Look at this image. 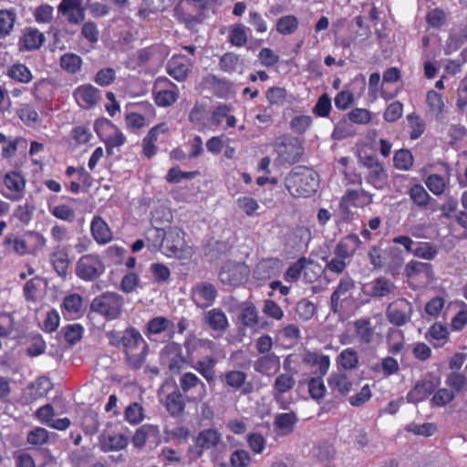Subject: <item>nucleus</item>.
<instances>
[{
    "instance_id": "nucleus-1",
    "label": "nucleus",
    "mask_w": 467,
    "mask_h": 467,
    "mask_svg": "<svg viewBox=\"0 0 467 467\" xmlns=\"http://www.w3.org/2000/svg\"><path fill=\"white\" fill-rule=\"evenodd\" d=\"M288 192L295 198H307L317 192V174L309 169L290 171L285 179Z\"/></svg>"
},
{
    "instance_id": "nucleus-2",
    "label": "nucleus",
    "mask_w": 467,
    "mask_h": 467,
    "mask_svg": "<svg viewBox=\"0 0 467 467\" xmlns=\"http://www.w3.org/2000/svg\"><path fill=\"white\" fill-rule=\"evenodd\" d=\"M273 147L276 154L275 162L280 165L296 164L304 154V146L300 140L287 134L275 138Z\"/></svg>"
},
{
    "instance_id": "nucleus-3",
    "label": "nucleus",
    "mask_w": 467,
    "mask_h": 467,
    "mask_svg": "<svg viewBox=\"0 0 467 467\" xmlns=\"http://www.w3.org/2000/svg\"><path fill=\"white\" fill-rule=\"evenodd\" d=\"M123 304L122 296L115 292H106L92 300L90 309L108 320H113L121 315Z\"/></svg>"
},
{
    "instance_id": "nucleus-4",
    "label": "nucleus",
    "mask_w": 467,
    "mask_h": 467,
    "mask_svg": "<svg viewBox=\"0 0 467 467\" xmlns=\"http://www.w3.org/2000/svg\"><path fill=\"white\" fill-rule=\"evenodd\" d=\"M362 167L367 169L366 182L376 189H382L388 180V174L382 162L374 155H366L361 160Z\"/></svg>"
},
{
    "instance_id": "nucleus-5",
    "label": "nucleus",
    "mask_w": 467,
    "mask_h": 467,
    "mask_svg": "<svg viewBox=\"0 0 467 467\" xmlns=\"http://www.w3.org/2000/svg\"><path fill=\"white\" fill-rule=\"evenodd\" d=\"M412 313V304L404 297H400L388 306L386 317L390 324L402 327L410 321Z\"/></svg>"
},
{
    "instance_id": "nucleus-6",
    "label": "nucleus",
    "mask_w": 467,
    "mask_h": 467,
    "mask_svg": "<svg viewBox=\"0 0 467 467\" xmlns=\"http://www.w3.org/2000/svg\"><path fill=\"white\" fill-rule=\"evenodd\" d=\"M153 94L158 106L169 107L177 101L180 91L177 85L167 78H158L154 84Z\"/></svg>"
},
{
    "instance_id": "nucleus-7",
    "label": "nucleus",
    "mask_w": 467,
    "mask_h": 467,
    "mask_svg": "<svg viewBox=\"0 0 467 467\" xmlns=\"http://www.w3.org/2000/svg\"><path fill=\"white\" fill-rule=\"evenodd\" d=\"M105 271V266L100 258L95 254H86L77 263V275L86 281L97 279Z\"/></svg>"
},
{
    "instance_id": "nucleus-8",
    "label": "nucleus",
    "mask_w": 467,
    "mask_h": 467,
    "mask_svg": "<svg viewBox=\"0 0 467 467\" xmlns=\"http://www.w3.org/2000/svg\"><path fill=\"white\" fill-rule=\"evenodd\" d=\"M220 440L221 434L216 430L206 429L202 431L196 437L195 444L188 450L189 458L192 461L199 459L204 451L215 447Z\"/></svg>"
},
{
    "instance_id": "nucleus-9",
    "label": "nucleus",
    "mask_w": 467,
    "mask_h": 467,
    "mask_svg": "<svg viewBox=\"0 0 467 467\" xmlns=\"http://www.w3.org/2000/svg\"><path fill=\"white\" fill-rule=\"evenodd\" d=\"M161 358L162 363L166 364L169 370L174 374L180 373L186 363L182 346L175 342H171L164 347Z\"/></svg>"
},
{
    "instance_id": "nucleus-10",
    "label": "nucleus",
    "mask_w": 467,
    "mask_h": 467,
    "mask_svg": "<svg viewBox=\"0 0 467 467\" xmlns=\"http://www.w3.org/2000/svg\"><path fill=\"white\" fill-rule=\"evenodd\" d=\"M191 295L194 304L203 309L213 304L217 297V290L213 284L201 282L192 286Z\"/></svg>"
},
{
    "instance_id": "nucleus-11",
    "label": "nucleus",
    "mask_w": 467,
    "mask_h": 467,
    "mask_svg": "<svg viewBox=\"0 0 467 467\" xmlns=\"http://www.w3.org/2000/svg\"><path fill=\"white\" fill-rule=\"evenodd\" d=\"M327 385L335 398L346 397L351 391L353 383L350 378L343 371L337 370L330 374Z\"/></svg>"
},
{
    "instance_id": "nucleus-12",
    "label": "nucleus",
    "mask_w": 467,
    "mask_h": 467,
    "mask_svg": "<svg viewBox=\"0 0 467 467\" xmlns=\"http://www.w3.org/2000/svg\"><path fill=\"white\" fill-rule=\"evenodd\" d=\"M361 244L362 242L358 235L356 234H349L341 238V240L337 244L334 249V254L349 262Z\"/></svg>"
},
{
    "instance_id": "nucleus-13",
    "label": "nucleus",
    "mask_w": 467,
    "mask_h": 467,
    "mask_svg": "<svg viewBox=\"0 0 467 467\" xmlns=\"http://www.w3.org/2000/svg\"><path fill=\"white\" fill-rule=\"evenodd\" d=\"M438 386V382L431 379H422L416 382L407 395L408 401L419 403L426 400Z\"/></svg>"
},
{
    "instance_id": "nucleus-14",
    "label": "nucleus",
    "mask_w": 467,
    "mask_h": 467,
    "mask_svg": "<svg viewBox=\"0 0 467 467\" xmlns=\"http://www.w3.org/2000/svg\"><path fill=\"white\" fill-rule=\"evenodd\" d=\"M74 97L80 107L90 109L100 99V91L92 85H82L76 88Z\"/></svg>"
},
{
    "instance_id": "nucleus-15",
    "label": "nucleus",
    "mask_w": 467,
    "mask_h": 467,
    "mask_svg": "<svg viewBox=\"0 0 467 467\" xmlns=\"http://www.w3.org/2000/svg\"><path fill=\"white\" fill-rule=\"evenodd\" d=\"M208 11V6L201 5L199 7L198 5L195 4H185V9L182 14V17L186 26L192 29L205 20Z\"/></svg>"
},
{
    "instance_id": "nucleus-16",
    "label": "nucleus",
    "mask_w": 467,
    "mask_h": 467,
    "mask_svg": "<svg viewBox=\"0 0 467 467\" xmlns=\"http://www.w3.org/2000/svg\"><path fill=\"white\" fill-rule=\"evenodd\" d=\"M183 243V232L177 227H170L166 232L164 251L169 256L180 257Z\"/></svg>"
},
{
    "instance_id": "nucleus-17",
    "label": "nucleus",
    "mask_w": 467,
    "mask_h": 467,
    "mask_svg": "<svg viewBox=\"0 0 467 467\" xmlns=\"http://www.w3.org/2000/svg\"><path fill=\"white\" fill-rule=\"evenodd\" d=\"M303 361L311 368H317L313 371L315 376H325L330 368V358L316 351H307Z\"/></svg>"
},
{
    "instance_id": "nucleus-18",
    "label": "nucleus",
    "mask_w": 467,
    "mask_h": 467,
    "mask_svg": "<svg viewBox=\"0 0 467 467\" xmlns=\"http://www.w3.org/2000/svg\"><path fill=\"white\" fill-rule=\"evenodd\" d=\"M372 202V194L367 191L361 190H347L345 194L342 196L340 204L347 206H353L363 208L369 205Z\"/></svg>"
},
{
    "instance_id": "nucleus-19",
    "label": "nucleus",
    "mask_w": 467,
    "mask_h": 467,
    "mask_svg": "<svg viewBox=\"0 0 467 467\" xmlns=\"http://www.w3.org/2000/svg\"><path fill=\"white\" fill-rule=\"evenodd\" d=\"M354 288L355 283L351 277L346 276L340 279L330 297L331 308L334 312L337 310L340 301H345L349 298L350 293Z\"/></svg>"
},
{
    "instance_id": "nucleus-20",
    "label": "nucleus",
    "mask_w": 467,
    "mask_h": 467,
    "mask_svg": "<svg viewBox=\"0 0 467 467\" xmlns=\"http://www.w3.org/2000/svg\"><path fill=\"white\" fill-rule=\"evenodd\" d=\"M201 85L203 89H208L213 95L219 98L226 97L232 88V84L230 81L219 78L214 75L206 76L202 79Z\"/></svg>"
},
{
    "instance_id": "nucleus-21",
    "label": "nucleus",
    "mask_w": 467,
    "mask_h": 467,
    "mask_svg": "<svg viewBox=\"0 0 467 467\" xmlns=\"http://www.w3.org/2000/svg\"><path fill=\"white\" fill-rule=\"evenodd\" d=\"M191 71V63L184 57H173L167 64V72L174 79L183 81Z\"/></svg>"
},
{
    "instance_id": "nucleus-22",
    "label": "nucleus",
    "mask_w": 467,
    "mask_h": 467,
    "mask_svg": "<svg viewBox=\"0 0 467 467\" xmlns=\"http://www.w3.org/2000/svg\"><path fill=\"white\" fill-rule=\"evenodd\" d=\"M298 421V418L294 411L278 413L274 419V427L281 436L291 434Z\"/></svg>"
},
{
    "instance_id": "nucleus-23",
    "label": "nucleus",
    "mask_w": 467,
    "mask_h": 467,
    "mask_svg": "<svg viewBox=\"0 0 467 467\" xmlns=\"http://www.w3.org/2000/svg\"><path fill=\"white\" fill-rule=\"evenodd\" d=\"M122 347L125 353L139 350L140 348L147 349L148 346L144 341L140 333L135 328H128L122 332Z\"/></svg>"
},
{
    "instance_id": "nucleus-24",
    "label": "nucleus",
    "mask_w": 467,
    "mask_h": 467,
    "mask_svg": "<svg viewBox=\"0 0 467 467\" xmlns=\"http://www.w3.org/2000/svg\"><path fill=\"white\" fill-rule=\"evenodd\" d=\"M4 183L6 188L12 192V193L6 195V197L11 201L19 200L26 185V181L22 175L16 171L7 172L4 177Z\"/></svg>"
},
{
    "instance_id": "nucleus-25",
    "label": "nucleus",
    "mask_w": 467,
    "mask_h": 467,
    "mask_svg": "<svg viewBox=\"0 0 467 467\" xmlns=\"http://www.w3.org/2000/svg\"><path fill=\"white\" fill-rule=\"evenodd\" d=\"M279 367V358L274 353L265 354L258 358L254 364V368L256 372L266 376L275 373Z\"/></svg>"
},
{
    "instance_id": "nucleus-26",
    "label": "nucleus",
    "mask_w": 467,
    "mask_h": 467,
    "mask_svg": "<svg viewBox=\"0 0 467 467\" xmlns=\"http://www.w3.org/2000/svg\"><path fill=\"white\" fill-rule=\"evenodd\" d=\"M50 261L58 275L62 277L67 275L69 259L65 247L60 245L56 246L50 254Z\"/></svg>"
},
{
    "instance_id": "nucleus-27",
    "label": "nucleus",
    "mask_w": 467,
    "mask_h": 467,
    "mask_svg": "<svg viewBox=\"0 0 467 467\" xmlns=\"http://www.w3.org/2000/svg\"><path fill=\"white\" fill-rule=\"evenodd\" d=\"M404 273L409 280H416L421 275L429 278L432 275V265L430 263L411 260L405 265Z\"/></svg>"
},
{
    "instance_id": "nucleus-28",
    "label": "nucleus",
    "mask_w": 467,
    "mask_h": 467,
    "mask_svg": "<svg viewBox=\"0 0 467 467\" xmlns=\"http://www.w3.org/2000/svg\"><path fill=\"white\" fill-rule=\"evenodd\" d=\"M164 406L171 416H180L185 408V401L182 393L176 387L166 397Z\"/></svg>"
},
{
    "instance_id": "nucleus-29",
    "label": "nucleus",
    "mask_w": 467,
    "mask_h": 467,
    "mask_svg": "<svg viewBox=\"0 0 467 467\" xmlns=\"http://www.w3.org/2000/svg\"><path fill=\"white\" fill-rule=\"evenodd\" d=\"M296 385V379L292 374H279L275 380L273 386V394L276 401H278L284 393L291 390Z\"/></svg>"
},
{
    "instance_id": "nucleus-30",
    "label": "nucleus",
    "mask_w": 467,
    "mask_h": 467,
    "mask_svg": "<svg viewBox=\"0 0 467 467\" xmlns=\"http://www.w3.org/2000/svg\"><path fill=\"white\" fill-rule=\"evenodd\" d=\"M427 337L435 348L443 347L449 340V331L441 323H434L428 330Z\"/></svg>"
},
{
    "instance_id": "nucleus-31",
    "label": "nucleus",
    "mask_w": 467,
    "mask_h": 467,
    "mask_svg": "<svg viewBox=\"0 0 467 467\" xmlns=\"http://www.w3.org/2000/svg\"><path fill=\"white\" fill-rule=\"evenodd\" d=\"M91 232L95 240L99 244H106L111 240V232L105 221L96 216L91 222Z\"/></svg>"
},
{
    "instance_id": "nucleus-32",
    "label": "nucleus",
    "mask_w": 467,
    "mask_h": 467,
    "mask_svg": "<svg viewBox=\"0 0 467 467\" xmlns=\"http://www.w3.org/2000/svg\"><path fill=\"white\" fill-rule=\"evenodd\" d=\"M103 451H119L128 444V438L123 434L102 435L99 439Z\"/></svg>"
},
{
    "instance_id": "nucleus-33",
    "label": "nucleus",
    "mask_w": 467,
    "mask_h": 467,
    "mask_svg": "<svg viewBox=\"0 0 467 467\" xmlns=\"http://www.w3.org/2000/svg\"><path fill=\"white\" fill-rule=\"evenodd\" d=\"M408 194L413 203L420 209H426L430 202L433 200L420 183L412 184L409 189Z\"/></svg>"
},
{
    "instance_id": "nucleus-34",
    "label": "nucleus",
    "mask_w": 467,
    "mask_h": 467,
    "mask_svg": "<svg viewBox=\"0 0 467 467\" xmlns=\"http://www.w3.org/2000/svg\"><path fill=\"white\" fill-rule=\"evenodd\" d=\"M355 332L362 344H369L374 338V327L368 318H360L354 323Z\"/></svg>"
},
{
    "instance_id": "nucleus-35",
    "label": "nucleus",
    "mask_w": 467,
    "mask_h": 467,
    "mask_svg": "<svg viewBox=\"0 0 467 467\" xmlns=\"http://www.w3.org/2000/svg\"><path fill=\"white\" fill-rule=\"evenodd\" d=\"M388 351L391 355H398L405 347L404 333L397 328H389L387 336Z\"/></svg>"
},
{
    "instance_id": "nucleus-36",
    "label": "nucleus",
    "mask_w": 467,
    "mask_h": 467,
    "mask_svg": "<svg viewBox=\"0 0 467 467\" xmlns=\"http://www.w3.org/2000/svg\"><path fill=\"white\" fill-rule=\"evenodd\" d=\"M299 27V20L294 15H285L277 19L275 30L283 36L292 35Z\"/></svg>"
},
{
    "instance_id": "nucleus-37",
    "label": "nucleus",
    "mask_w": 467,
    "mask_h": 467,
    "mask_svg": "<svg viewBox=\"0 0 467 467\" xmlns=\"http://www.w3.org/2000/svg\"><path fill=\"white\" fill-rule=\"evenodd\" d=\"M439 253L438 247L430 242H416L411 254L427 261L433 260Z\"/></svg>"
},
{
    "instance_id": "nucleus-38",
    "label": "nucleus",
    "mask_w": 467,
    "mask_h": 467,
    "mask_svg": "<svg viewBox=\"0 0 467 467\" xmlns=\"http://www.w3.org/2000/svg\"><path fill=\"white\" fill-rule=\"evenodd\" d=\"M173 327V323L164 317H156L151 318L147 324L148 333L152 335H158L169 330L171 337L174 333Z\"/></svg>"
},
{
    "instance_id": "nucleus-39",
    "label": "nucleus",
    "mask_w": 467,
    "mask_h": 467,
    "mask_svg": "<svg viewBox=\"0 0 467 467\" xmlns=\"http://www.w3.org/2000/svg\"><path fill=\"white\" fill-rule=\"evenodd\" d=\"M231 105L221 104L217 106L211 116V122L215 126H219L225 119L228 127H234V116L231 115Z\"/></svg>"
},
{
    "instance_id": "nucleus-40",
    "label": "nucleus",
    "mask_w": 467,
    "mask_h": 467,
    "mask_svg": "<svg viewBox=\"0 0 467 467\" xmlns=\"http://www.w3.org/2000/svg\"><path fill=\"white\" fill-rule=\"evenodd\" d=\"M394 285L386 277H378L371 282L370 296L381 298L393 292Z\"/></svg>"
},
{
    "instance_id": "nucleus-41",
    "label": "nucleus",
    "mask_w": 467,
    "mask_h": 467,
    "mask_svg": "<svg viewBox=\"0 0 467 467\" xmlns=\"http://www.w3.org/2000/svg\"><path fill=\"white\" fill-rule=\"evenodd\" d=\"M205 322L214 330L224 329L228 325L224 313L217 308H213L205 314Z\"/></svg>"
},
{
    "instance_id": "nucleus-42",
    "label": "nucleus",
    "mask_w": 467,
    "mask_h": 467,
    "mask_svg": "<svg viewBox=\"0 0 467 467\" xmlns=\"http://www.w3.org/2000/svg\"><path fill=\"white\" fill-rule=\"evenodd\" d=\"M408 125L410 129V138L412 140L419 139L425 131L426 124L422 118L412 112L407 116Z\"/></svg>"
},
{
    "instance_id": "nucleus-43",
    "label": "nucleus",
    "mask_w": 467,
    "mask_h": 467,
    "mask_svg": "<svg viewBox=\"0 0 467 467\" xmlns=\"http://www.w3.org/2000/svg\"><path fill=\"white\" fill-rule=\"evenodd\" d=\"M394 167L400 171H409L413 165V156L410 150L400 149L394 153Z\"/></svg>"
},
{
    "instance_id": "nucleus-44",
    "label": "nucleus",
    "mask_w": 467,
    "mask_h": 467,
    "mask_svg": "<svg viewBox=\"0 0 467 467\" xmlns=\"http://www.w3.org/2000/svg\"><path fill=\"white\" fill-rule=\"evenodd\" d=\"M239 319L244 327L255 329L259 323L256 307L254 305L244 307L239 315Z\"/></svg>"
},
{
    "instance_id": "nucleus-45",
    "label": "nucleus",
    "mask_w": 467,
    "mask_h": 467,
    "mask_svg": "<svg viewBox=\"0 0 467 467\" xmlns=\"http://www.w3.org/2000/svg\"><path fill=\"white\" fill-rule=\"evenodd\" d=\"M215 366L214 359L204 358L196 362L194 368L211 384L215 378L213 368Z\"/></svg>"
},
{
    "instance_id": "nucleus-46",
    "label": "nucleus",
    "mask_w": 467,
    "mask_h": 467,
    "mask_svg": "<svg viewBox=\"0 0 467 467\" xmlns=\"http://www.w3.org/2000/svg\"><path fill=\"white\" fill-rule=\"evenodd\" d=\"M236 203L239 210L249 217L259 215L261 213L258 212L260 205L257 200L251 196L240 197L237 199Z\"/></svg>"
},
{
    "instance_id": "nucleus-47",
    "label": "nucleus",
    "mask_w": 467,
    "mask_h": 467,
    "mask_svg": "<svg viewBox=\"0 0 467 467\" xmlns=\"http://www.w3.org/2000/svg\"><path fill=\"white\" fill-rule=\"evenodd\" d=\"M324 376H316L307 381L308 392L313 400H319L325 397L327 388L323 381Z\"/></svg>"
},
{
    "instance_id": "nucleus-48",
    "label": "nucleus",
    "mask_w": 467,
    "mask_h": 467,
    "mask_svg": "<svg viewBox=\"0 0 467 467\" xmlns=\"http://www.w3.org/2000/svg\"><path fill=\"white\" fill-rule=\"evenodd\" d=\"M425 20L430 27L440 29L446 24L447 15L441 8L436 7L427 13Z\"/></svg>"
},
{
    "instance_id": "nucleus-49",
    "label": "nucleus",
    "mask_w": 467,
    "mask_h": 467,
    "mask_svg": "<svg viewBox=\"0 0 467 467\" xmlns=\"http://www.w3.org/2000/svg\"><path fill=\"white\" fill-rule=\"evenodd\" d=\"M16 16L10 10H0V38L8 36L14 28Z\"/></svg>"
},
{
    "instance_id": "nucleus-50",
    "label": "nucleus",
    "mask_w": 467,
    "mask_h": 467,
    "mask_svg": "<svg viewBox=\"0 0 467 467\" xmlns=\"http://www.w3.org/2000/svg\"><path fill=\"white\" fill-rule=\"evenodd\" d=\"M313 119L309 115H297L292 118L289 126L296 134L303 135L312 126Z\"/></svg>"
},
{
    "instance_id": "nucleus-51",
    "label": "nucleus",
    "mask_w": 467,
    "mask_h": 467,
    "mask_svg": "<svg viewBox=\"0 0 467 467\" xmlns=\"http://www.w3.org/2000/svg\"><path fill=\"white\" fill-rule=\"evenodd\" d=\"M44 40V35L36 29H29L23 36V43L27 50L39 48Z\"/></svg>"
},
{
    "instance_id": "nucleus-52",
    "label": "nucleus",
    "mask_w": 467,
    "mask_h": 467,
    "mask_svg": "<svg viewBox=\"0 0 467 467\" xmlns=\"http://www.w3.org/2000/svg\"><path fill=\"white\" fill-rule=\"evenodd\" d=\"M166 232L158 227H151L147 230L146 239L153 249L162 248L164 250Z\"/></svg>"
},
{
    "instance_id": "nucleus-53",
    "label": "nucleus",
    "mask_w": 467,
    "mask_h": 467,
    "mask_svg": "<svg viewBox=\"0 0 467 467\" xmlns=\"http://www.w3.org/2000/svg\"><path fill=\"white\" fill-rule=\"evenodd\" d=\"M82 65V59L79 56L73 53H66L60 58V66L68 73H77Z\"/></svg>"
},
{
    "instance_id": "nucleus-54",
    "label": "nucleus",
    "mask_w": 467,
    "mask_h": 467,
    "mask_svg": "<svg viewBox=\"0 0 467 467\" xmlns=\"http://www.w3.org/2000/svg\"><path fill=\"white\" fill-rule=\"evenodd\" d=\"M405 430L408 432H411L418 436L430 437L435 433L437 428L435 424L431 422H425L422 424L411 422L405 427Z\"/></svg>"
},
{
    "instance_id": "nucleus-55",
    "label": "nucleus",
    "mask_w": 467,
    "mask_h": 467,
    "mask_svg": "<svg viewBox=\"0 0 467 467\" xmlns=\"http://www.w3.org/2000/svg\"><path fill=\"white\" fill-rule=\"evenodd\" d=\"M332 104L328 94H322L313 108V113L320 118H327L331 112Z\"/></svg>"
},
{
    "instance_id": "nucleus-56",
    "label": "nucleus",
    "mask_w": 467,
    "mask_h": 467,
    "mask_svg": "<svg viewBox=\"0 0 467 467\" xmlns=\"http://www.w3.org/2000/svg\"><path fill=\"white\" fill-rule=\"evenodd\" d=\"M446 385L460 392L467 390V377L461 372H451L446 378Z\"/></svg>"
},
{
    "instance_id": "nucleus-57",
    "label": "nucleus",
    "mask_w": 467,
    "mask_h": 467,
    "mask_svg": "<svg viewBox=\"0 0 467 467\" xmlns=\"http://www.w3.org/2000/svg\"><path fill=\"white\" fill-rule=\"evenodd\" d=\"M337 362L345 369L354 368L358 363L357 351L350 348L344 349L340 353Z\"/></svg>"
},
{
    "instance_id": "nucleus-58",
    "label": "nucleus",
    "mask_w": 467,
    "mask_h": 467,
    "mask_svg": "<svg viewBox=\"0 0 467 467\" xmlns=\"http://www.w3.org/2000/svg\"><path fill=\"white\" fill-rule=\"evenodd\" d=\"M425 184L434 195H441L445 192V179L440 174H431L425 180Z\"/></svg>"
},
{
    "instance_id": "nucleus-59",
    "label": "nucleus",
    "mask_w": 467,
    "mask_h": 467,
    "mask_svg": "<svg viewBox=\"0 0 467 467\" xmlns=\"http://www.w3.org/2000/svg\"><path fill=\"white\" fill-rule=\"evenodd\" d=\"M8 76L21 83H28L32 79V74L30 70L22 64L12 66L8 70Z\"/></svg>"
},
{
    "instance_id": "nucleus-60",
    "label": "nucleus",
    "mask_w": 467,
    "mask_h": 467,
    "mask_svg": "<svg viewBox=\"0 0 467 467\" xmlns=\"http://www.w3.org/2000/svg\"><path fill=\"white\" fill-rule=\"evenodd\" d=\"M48 431L41 427H36L27 433L26 441L33 446H41L48 441Z\"/></svg>"
},
{
    "instance_id": "nucleus-61",
    "label": "nucleus",
    "mask_w": 467,
    "mask_h": 467,
    "mask_svg": "<svg viewBox=\"0 0 467 467\" xmlns=\"http://www.w3.org/2000/svg\"><path fill=\"white\" fill-rule=\"evenodd\" d=\"M426 101L431 112L435 113L436 115L442 113L444 109V102L442 96L439 92L433 89L429 90L427 92Z\"/></svg>"
},
{
    "instance_id": "nucleus-62",
    "label": "nucleus",
    "mask_w": 467,
    "mask_h": 467,
    "mask_svg": "<svg viewBox=\"0 0 467 467\" xmlns=\"http://www.w3.org/2000/svg\"><path fill=\"white\" fill-rule=\"evenodd\" d=\"M306 265V258L300 257L296 262L293 263L284 274V279L286 282L293 283L299 279L301 272Z\"/></svg>"
},
{
    "instance_id": "nucleus-63",
    "label": "nucleus",
    "mask_w": 467,
    "mask_h": 467,
    "mask_svg": "<svg viewBox=\"0 0 467 467\" xmlns=\"http://www.w3.org/2000/svg\"><path fill=\"white\" fill-rule=\"evenodd\" d=\"M296 312L301 319L308 320L314 316L316 306L310 300L304 298L296 304Z\"/></svg>"
},
{
    "instance_id": "nucleus-64",
    "label": "nucleus",
    "mask_w": 467,
    "mask_h": 467,
    "mask_svg": "<svg viewBox=\"0 0 467 467\" xmlns=\"http://www.w3.org/2000/svg\"><path fill=\"white\" fill-rule=\"evenodd\" d=\"M454 399V394L447 389H438L431 400V406L442 407L450 403Z\"/></svg>"
}]
</instances>
